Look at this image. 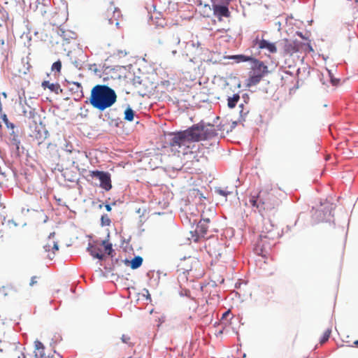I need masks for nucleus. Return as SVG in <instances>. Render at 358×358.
Instances as JSON below:
<instances>
[{
  "instance_id": "4468645a",
  "label": "nucleus",
  "mask_w": 358,
  "mask_h": 358,
  "mask_svg": "<svg viewBox=\"0 0 358 358\" xmlns=\"http://www.w3.org/2000/svg\"><path fill=\"white\" fill-rule=\"evenodd\" d=\"M230 59H234L236 62L240 63V62H252L255 57L251 56H246L244 55H231L228 57Z\"/></svg>"
},
{
  "instance_id": "f8f14e48",
  "label": "nucleus",
  "mask_w": 358,
  "mask_h": 358,
  "mask_svg": "<svg viewBox=\"0 0 358 358\" xmlns=\"http://www.w3.org/2000/svg\"><path fill=\"white\" fill-rule=\"evenodd\" d=\"M213 12L215 16L221 19L222 17H228L230 16V12L226 6L214 5Z\"/></svg>"
},
{
  "instance_id": "20e7f679",
  "label": "nucleus",
  "mask_w": 358,
  "mask_h": 358,
  "mask_svg": "<svg viewBox=\"0 0 358 358\" xmlns=\"http://www.w3.org/2000/svg\"><path fill=\"white\" fill-rule=\"evenodd\" d=\"M268 73V66L262 62L255 58L251 62L249 78L246 80L247 87L255 86Z\"/></svg>"
},
{
  "instance_id": "58836bf2",
  "label": "nucleus",
  "mask_w": 358,
  "mask_h": 358,
  "mask_svg": "<svg viewBox=\"0 0 358 358\" xmlns=\"http://www.w3.org/2000/svg\"><path fill=\"white\" fill-rule=\"evenodd\" d=\"M205 220V218H203ZM210 222V220L208 218H206V225H208Z\"/></svg>"
},
{
  "instance_id": "de8ad7c7",
  "label": "nucleus",
  "mask_w": 358,
  "mask_h": 358,
  "mask_svg": "<svg viewBox=\"0 0 358 358\" xmlns=\"http://www.w3.org/2000/svg\"><path fill=\"white\" fill-rule=\"evenodd\" d=\"M129 358H131V357H129Z\"/></svg>"
},
{
  "instance_id": "473e14b6",
  "label": "nucleus",
  "mask_w": 358,
  "mask_h": 358,
  "mask_svg": "<svg viewBox=\"0 0 358 358\" xmlns=\"http://www.w3.org/2000/svg\"><path fill=\"white\" fill-rule=\"evenodd\" d=\"M174 43L176 44V45H178L180 44V38L179 36H176V38H174Z\"/></svg>"
},
{
  "instance_id": "aec40b11",
  "label": "nucleus",
  "mask_w": 358,
  "mask_h": 358,
  "mask_svg": "<svg viewBox=\"0 0 358 358\" xmlns=\"http://www.w3.org/2000/svg\"><path fill=\"white\" fill-rule=\"evenodd\" d=\"M101 246H103L105 249V252L108 255H110L112 252L113 251L112 248V244L108 243L107 241H102L100 243Z\"/></svg>"
},
{
  "instance_id": "c756f323",
  "label": "nucleus",
  "mask_w": 358,
  "mask_h": 358,
  "mask_svg": "<svg viewBox=\"0 0 358 358\" xmlns=\"http://www.w3.org/2000/svg\"><path fill=\"white\" fill-rule=\"evenodd\" d=\"M38 278V277H37V276H33L31 278V280H30V282H29V285L30 286H34V285H36L37 282H38V281H37Z\"/></svg>"
},
{
  "instance_id": "5701e85b",
  "label": "nucleus",
  "mask_w": 358,
  "mask_h": 358,
  "mask_svg": "<svg viewBox=\"0 0 358 358\" xmlns=\"http://www.w3.org/2000/svg\"><path fill=\"white\" fill-rule=\"evenodd\" d=\"M111 223L109 216L106 214L103 215L101 217V224L102 226H109Z\"/></svg>"
},
{
  "instance_id": "4be33fe9",
  "label": "nucleus",
  "mask_w": 358,
  "mask_h": 358,
  "mask_svg": "<svg viewBox=\"0 0 358 358\" xmlns=\"http://www.w3.org/2000/svg\"><path fill=\"white\" fill-rule=\"evenodd\" d=\"M71 90L74 91L77 93H80L81 96H83V87L80 83L77 82H73L72 83V87H71Z\"/></svg>"
},
{
  "instance_id": "49530a36",
  "label": "nucleus",
  "mask_w": 358,
  "mask_h": 358,
  "mask_svg": "<svg viewBox=\"0 0 358 358\" xmlns=\"http://www.w3.org/2000/svg\"><path fill=\"white\" fill-rule=\"evenodd\" d=\"M3 95L5 97H6V93H4V92H3Z\"/></svg>"
},
{
  "instance_id": "7c9ffc66",
  "label": "nucleus",
  "mask_w": 358,
  "mask_h": 358,
  "mask_svg": "<svg viewBox=\"0 0 358 358\" xmlns=\"http://www.w3.org/2000/svg\"><path fill=\"white\" fill-rule=\"evenodd\" d=\"M327 73H328V74H329V76L331 78V83H332L334 85H337V83H338V80H336V79H334V78L331 77V73L330 71H327Z\"/></svg>"
},
{
  "instance_id": "2f4dec72",
  "label": "nucleus",
  "mask_w": 358,
  "mask_h": 358,
  "mask_svg": "<svg viewBox=\"0 0 358 358\" xmlns=\"http://www.w3.org/2000/svg\"><path fill=\"white\" fill-rule=\"evenodd\" d=\"M217 192H218L219 194L222 195V196H225L230 194L229 192H227L225 190L220 189H217Z\"/></svg>"
},
{
  "instance_id": "393cba45",
  "label": "nucleus",
  "mask_w": 358,
  "mask_h": 358,
  "mask_svg": "<svg viewBox=\"0 0 358 358\" xmlns=\"http://www.w3.org/2000/svg\"><path fill=\"white\" fill-rule=\"evenodd\" d=\"M51 69L52 71H55L59 73L62 69L61 61L58 60V61L54 62L52 65Z\"/></svg>"
},
{
  "instance_id": "37998d69",
  "label": "nucleus",
  "mask_w": 358,
  "mask_h": 358,
  "mask_svg": "<svg viewBox=\"0 0 358 358\" xmlns=\"http://www.w3.org/2000/svg\"><path fill=\"white\" fill-rule=\"evenodd\" d=\"M158 43H159V44H162V43H163V41H162L161 40H159H159H158Z\"/></svg>"
},
{
  "instance_id": "bb28decb",
  "label": "nucleus",
  "mask_w": 358,
  "mask_h": 358,
  "mask_svg": "<svg viewBox=\"0 0 358 358\" xmlns=\"http://www.w3.org/2000/svg\"><path fill=\"white\" fill-rule=\"evenodd\" d=\"M121 340L124 343H127V344H129L131 345V342H130V336H129L128 335H126V334H123L121 337Z\"/></svg>"
},
{
  "instance_id": "4c0bfd02",
  "label": "nucleus",
  "mask_w": 358,
  "mask_h": 358,
  "mask_svg": "<svg viewBox=\"0 0 358 358\" xmlns=\"http://www.w3.org/2000/svg\"><path fill=\"white\" fill-rule=\"evenodd\" d=\"M296 34H297L298 36H299L301 38H303V34H302V33H301V32H299V31H297V32H296Z\"/></svg>"
},
{
  "instance_id": "0eeeda50",
  "label": "nucleus",
  "mask_w": 358,
  "mask_h": 358,
  "mask_svg": "<svg viewBox=\"0 0 358 358\" xmlns=\"http://www.w3.org/2000/svg\"><path fill=\"white\" fill-rule=\"evenodd\" d=\"M90 176L92 178L99 179L101 188L106 191H109L112 188L110 174L102 171H92L90 172Z\"/></svg>"
},
{
  "instance_id": "f704fd0d",
  "label": "nucleus",
  "mask_w": 358,
  "mask_h": 358,
  "mask_svg": "<svg viewBox=\"0 0 358 358\" xmlns=\"http://www.w3.org/2000/svg\"><path fill=\"white\" fill-rule=\"evenodd\" d=\"M105 208H106V210L108 211V212H110L111 210V209H112L109 204H106L105 206Z\"/></svg>"
},
{
  "instance_id": "ddd939ff",
  "label": "nucleus",
  "mask_w": 358,
  "mask_h": 358,
  "mask_svg": "<svg viewBox=\"0 0 358 358\" xmlns=\"http://www.w3.org/2000/svg\"><path fill=\"white\" fill-rule=\"evenodd\" d=\"M42 87L45 89L48 88L51 92L58 94L62 92V89L58 83H50L49 81L45 80L42 83Z\"/></svg>"
},
{
  "instance_id": "f257e3e1",
  "label": "nucleus",
  "mask_w": 358,
  "mask_h": 358,
  "mask_svg": "<svg viewBox=\"0 0 358 358\" xmlns=\"http://www.w3.org/2000/svg\"><path fill=\"white\" fill-rule=\"evenodd\" d=\"M216 135L215 125L201 122L174 134L169 145L173 151L185 156L184 164L187 169L201 171L207 162V157L200 151L192 150L196 148L193 143L211 138Z\"/></svg>"
},
{
  "instance_id": "dca6fc26",
  "label": "nucleus",
  "mask_w": 358,
  "mask_h": 358,
  "mask_svg": "<svg viewBox=\"0 0 358 358\" xmlns=\"http://www.w3.org/2000/svg\"><path fill=\"white\" fill-rule=\"evenodd\" d=\"M208 229V226L206 225V220L201 219L196 226V231L201 234H206Z\"/></svg>"
},
{
  "instance_id": "cd10ccee",
  "label": "nucleus",
  "mask_w": 358,
  "mask_h": 358,
  "mask_svg": "<svg viewBox=\"0 0 358 358\" xmlns=\"http://www.w3.org/2000/svg\"><path fill=\"white\" fill-rule=\"evenodd\" d=\"M203 15L208 16V13L210 12L211 8L208 4H204L203 6Z\"/></svg>"
},
{
  "instance_id": "ea45409f",
  "label": "nucleus",
  "mask_w": 358,
  "mask_h": 358,
  "mask_svg": "<svg viewBox=\"0 0 358 358\" xmlns=\"http://www.w3.org/2000/svg\"><path fill=\"white\" fill-rule=\"evenodd\" d=\"M18 358H26L24 353H21L20 356L18 357Z\"/></svg>"
},
{
  "instance_id": "7ed1b4c3",
  "label": "nucleus",
  "mask_w": 358,
  "mask_h": 358,
  "mask_svg": "<svg viewBox=\"0 0 358 358\" xmlns=\"http://www.w3.org/2000/svg\"><path fill=\"white\" fill-rule=\"evenodd\" d=\"M117 99L115 91L107 85H97L91 91L90 103L99 110L113 105Z\"/></svg>"
},
{
  "instance_id": "2eb2a0df",
  "label": "nucleus",
  "mask_w": 358,
  "mask_h": 358,
  "mask_svg": "<svg viewBox=\"0 0 358 358\" xmlns=\"http://www.w3.org/2000/svg\"><path fill=\"white\" fill-rule=\"evenodd\" d=\"M34 343H35V348L36 350V357L37 358H47L46 357L44 356V354H43L44 346H43V343L41 342H40L39 341H35Z\"/></svg>"
},
{
  "instance_id": "1a4fd4ad",
  "label": "nucleus",
  "mask_w": 358,
  "mask_h": 358,
  "mask_svg": "<svg viewBox=\"0 0 358 358\" xmlns=\"http://www.w3.org/2000/svg\"><path fill=\"white\" fill-rule=\"evenodd\" d=\"M199 265L200 262L197 259L189 257L181 263V268L184 273H188L194 269L196 270Z\"/></svg>"
},
{
  "instance_id": "b1692460",
  "label": "nucleus",
  "mask_w": 358,
  "mask_h": 358,
  "mask_svg": "<svg viewBox=\"0 0 358 358\" xmlns=\"http://www.w3.org/2000/svg\"><path fill=\"white\" fill-rule=\"evenodd\" d=\"M1 118L8 128L13 129L15 127L14 124L9 122L8 117L6 114L1 115Z\"/></svg>"
},
{
  "instance_id": "72a5a7b5",
  "label": "nucleus",
  "mask_w": 358,
  "mask_h": 358,
  "mask_svg": "<svg viewBox=\"0 0 358 358\" xmlns=\"http://www.w3.org/2000/svg\"><path fill=\"white\" fill-rule=\"evenodd\" d=\"M13 141H14V144L17 146V148H18V145L20 144V141L17 140L15 137L13 138Z\"/></svg>"
},
{
  "instance_id": "6ab92c4d",
  "label": "nucleus",
  "mask_w": 358,
  "mask_h": 358,
  "mask_svg": "<svg viewBox=\"0 0 358 358\" xmlns=\"http://www.w3.org/2000/svg\"><path fill=\"white\" fill-rule=\"evenodd\" d=\"M27 107H28V109L23 108V110H22L23 115L28 118H34V115H35V110L34 108H31L29 106Z\"/></svg>"
},
{
  "instance_id": "412c9836",
  "label": "nucleus",
  "mask_w": 358,
  "mask_h": 358,
  "mask_svg": "<svg viewBox=\"0 0 358 358\" xmlns=\"http://www.w3.org/2000/svg\"><path fill=\"white\" fill-rule=\"evenodd\" d=\"M134 117V112L131 108H127L124 111V120L127 121H133Z\"/></svg>"
},
{
  "instance_id": "423d86ee",
  "label": "nucleus",
  "mask_w": 358,
  "mask_h": 358,
  "mask_svg": "<svg viewBox=\"0 0 358 358\" xmlns=\"http://www.w3.org/2000/svg\"><path fill=\"white\" fill-rule=\"evenodd\" d=\"M283 51L286 55H293L296 52H309L313 51L309 43H303L298 40H283Z\"/></svg>"
},
{
  "instance_id": "e433bc0d",
  "label": "nucleus",
  "mask_w": 358,
  "mask_h": 358,
  "mask_svg": "<svg viewBox=\"0 0 358 358\" xmlns=\"http://www.w3.org/2000/svg\"><path fill=\"white\" fill-rule=\"evenodd\" d=\"M196 3L198 6H201L203 5L201 0H196Z\"/></svg>"
},
{
  "instance_id": "f03ea898",
  "label": "nucleus",
  "mask_w": 358,
  "mask_h": 358,
  "mask_svg": "<svg viewBox=\"0 0 358 358\" xmlns=\"http://www.w3.org/2000/svg\"><path fill=\"white\" fill-rule=\"evenodd\" d=\"M285 193L281 189L271 185H266L257 196H252L250 203L262 211H271L278 209L282 203Z\"/></svg>"
},
{
  "instance_id": "a19ab883",
  "label": "nucleus",
  "mask_w": 358,
  "mask_h": 358,
  "mask_svg": "<svg viewBox=\"0 0 358 358\" xmlns=\"http://www.w3.org/2000/svg\"><path fill=\"white\" fill-rule=\"evenodd\" d=\"M147 293H148L147 298H148V299H150V294L148 293V291H147Z\"/></svg>"
},
{
  "instance_id": "c9c22d12",
  "label": "nucleus",
  "mask_w": 358,
  "mask_h": 358,
  "mask_svg": "<svg viewBox=\"0 0 358 358\" xmlns=\"http://www.w3.org/2000/svg\"><path fill=\"white\" fill-rule=\"evenodd\" d=\"M208 252H210L211 255H213V253L215 256H217V254L215 253V251L212 252L210 249H209ZM217 255H220V253L219 252L217 254Z\"/></svg>"
},
{
  "instance_id": "79ce46f5",
  "label": "nucleus",
  "mask_w": 358,
  "mask_h": 358,
  "mask_svg": "<svg viewBox=\"0 0 358 358\" xmlns=\"http://www.w3.org/2000/svg\"><path fill=\"white\" fill-rule=\"evenodd\" d=\"M354 344H355V345H358V340L355 341L354 342Z\"/></svg>"
},
{
  "instance_id": "6e6552de",
  "label": "nucleus",
  "mask_w": 358,
  "mask_h": 358,
  "mask_svg": "<svg viewBox=\"0 0 358 358\" xmlns=\"http://www.w3.org/2000/svg\"><path fill=\"white\" fill-rule=\"evenodd\" d=\"M252 46L256 47L259 49H266L270 53H275L277 52V48L273 43H270L268 41L264 39L263 38H259V36H257L252 41Z\"/></svg>"
},
{
  "instance_id": "a878e982",
  "label": "nucleus",
  "mask_w": 358,
  "mask_h": 358,
  "mask_svg": "<svg viewBox=\"0 0 358 358\" xmlns=\"http://www.w3.org/2000/svg\"><path fill=\"white\" fill-rule=\"evenodd\" d=\"M331 330L329 329L324 331V334L322 336V339L320 341V343L321 344L324 343L325 342H327L329 340V338L330 337V335H331Z\"/></svg>"
},
{
  "instance_id": "f3484780",
  "label": "nucleus",
  "mask_w": 358,
  "mask_h": 358,
  "mask_svg": "<svg viewBox=\"0 0 358 358\" xmlns=\"http://www.w3.org/2000/svg\"><path fill=\"white\" fill-rule=\"evenodd\" d=\"M143 263V258L140 256H136L130 262V266L132 269H136L141 266Z\"/></svg>"
},
{
  "instance_id": "c85d7f7f",
  "label": "nucleus",
  "mask_w": 358,
  "mask_h": 358,
  "mask_svg": "<svg viewBox=\"0 0 358 358\" xmlns=\"http://www.w3.org/2000/svg\"><path fill=\"white\" fill-rule=\"evenodd\" d=\"M3 325H4L3 318L0 315V334L1 335L4 334Z\"/></svg>"
},
{
  "instance_id": "a18cd8bd",
  "label": "nucleus",
  "mask_w": 358,
  "mask_h": 358,
  "mask_svg": "<svg viewBox=\"0 0 358 358\" xmlns=\"http://www.w3.org/2000/svg\"><path fill=\"white\" fill-rule=\"evenodd\" d=\"M103 207V205L102 204H100L99 205V208H101Z\"/></svg>"
},
{
  "instance_id": "a211bd4d",
  "label": "nucleus",
  "mask_w": 358,
  "mask_h": 358,
  "mask_svg": "<svg viewBox=\"0 0 358 358\" xmlns=\"http://www.w3.org/2000/svg\"><path fill=\"white\" fill-rule=\"evenodd\" d=\"M240 96L238 94H234L233 96L229 97L227 105L229 108H233L236 106L237 102L239 101Z\"/></svg>"
},
{
  "instance_id": "39448f33",
  "label": "nucleus",
  "mask_w": 358,
  "mask_h": 358,
  "mask_svg": "<svg viewBox=\"0 0 358 358\" xmlns=\"http://www.w3.org/2000/svg\"><path fill=\"white\" fill-rule=\"evenodd\" d=\"M262 229L259 235V240L257 243V247H260L261 252L263 253L266 250V243L267 241L273 240L275 237V226L268 219H264L262 222Z\"/></svg>"
},
{
  "instance_id": "9b49d317",
  "label": "nucleus",
  "mask_w": 358,
  "mask_h": 358,
  "mask_svg": "<svg viewBox=\"0 0 358 358\" xmlns=\"http://www.w3.org/2000/svg\"><path fill=\"white\" fill-rule=\"evenodd\" d=\"M43 248L48 252L47 257L50 259H53L55 251L59 250L57 243L52 240H49L48 243L43 246Z\"/></svg>"
},
{
  "instance_id": "9d476101",
  "label": "nucleus",
  "mask_w": 358,
  "mask_h": 358,
  "mask_svg": "<svg viewBox=\"0 0 358 358\" xmlns=\"http://www.w3.org/2000/svg\"><path fill=\"white\" fill-rule=\"evenodd\" d=\"M100 243L96 242L94 244L89 243L87 250L92 256L95 258L103 259V255L101 253V249L100 248Z\"/></svg>"
},
{
  "instance_id": "c03bdc74",
  "label": "nucleus",
  "mask_w": 358,
  "mask_h": 358,
  "mask_svg": "<svg viewBox=\"0 0 358 358\" xmlns=\"http://www.w3.org/2000/svg\"><path fill=\"white\" fill-rule=\"evenodd\" d=\"M176 52H177V51H176V50H173V51H172V53H173V55H174V54H176Z\"/></svg>"
}]
</instances>
